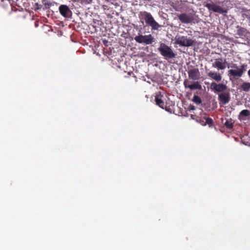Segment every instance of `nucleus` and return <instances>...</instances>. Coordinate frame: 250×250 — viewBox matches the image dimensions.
Wrapping results in <instances>:
<instances>
[{
    "instance_id": "12",
    "label": "nucleus",
    "mask_w": 250,
    "mask_h": 250,
    "mask_svg": "<svg viewBox=\"0 0 250 250\" xmlns=\"http://www.w3.org/2000/svg\"><path fill=\"white\" fill-rule=\"evenodd\" d=\"M226 61L222 58H219L215 60L213 66L217 67L219 69L223 70L226 67Z\"/></svg>"
},
{
    "instance_id": "20",
    "label": "nucleus",
    "mask_w": 250,
    "mask_h": 250,
    "mask_svg": "<svg viewBox=\"0 0 250 250\" xmlns=\"http://www.w3.org/2000/svg\"><path fill=\"white\" fill-rule=\"evenodd\" d=\"M225 125L228 129H231L233 126V123L232 122V120L230 119L229 121L227 120L225 123Z\"/></svg>"
},
{
    "instance_id": "28",
    "label": "nucleus",
    "mask_w": 250,
    "mask_h": 250,
    "mask_svg": "<svg viewBox=\"0 0 250 250\" xmlns=\"http://www.w3.org/2000/svg\"><path fill=\"white\" fill-rule=\"evenodd\" d=\"M190 110H194L195 107L193 105H190Z\"/></svg>"
},
{
    "instance_id": "27",
    "label": "nucleus",
    "mask_w": 250,
    "mask_h": 250,
    "mask_svg": "<svg viewBox=\"0 0 250 250\" xmlns=\"http://www.w3.org/2000/svg\"><path fill=\"white\" fill-rule=\"evenodd\" d=\"M44 5H47L48 7H49L50 6H51V3L49 2H45L44 3Z\"/></svg>"
},
{
    "instance_id": "21",
    "label": "nucleus",
    "mask_w": 250,
    "mask_h": 250,
    "mask_svg": "<svg viewBox=\"0 0 250 250\" xmlns=\"http://www.w3.org/2000/svg\"><path fill=\"white\" fill-rule=\"evenodd\" d=\"M193 102L197 104H199L202 103L201 98L197 95H194L193 97Z\"/></svg>"
},
{
    "instance_id": "11",
    "label": "nucleus",
    "mask_w": 250,
    "mask_h": 250,
    "mask_svg": "<svg viewBox=\"0 0 250 250\" xmlns=\"http://www.w3.org/2000/svg\"><path fill=\"white\" fill-rule=\"evenodd\" d=\"M188 78L192 80H197L200 77V72L198 68H192L188 72Z\"/></svg>"
},
{
    "instance_id": "23",
    "label": "nucleus",
    "mask_w": 250,
    "mask_h": 250,
    "mask_svg": "<svg viewBox=\"0 0 250 250\" xmlns=\"http://www.w3.org/2000/svg\"><path fill=\"white\" fill-rule=\"evenodd\" d=\"M231 67L234 68L233 69H237V68H239L237 66V64L235 63H233L232 64V65L231 66Z\"/></svg>"
},
{
    "instance_id": "30",
    "label": "nucleus",
    "mask_w": 250,
    "mask_h": 250,
    "mask_svg": "<svg viewBox=\"0 0 250 250\" xmlns=\"http://www.w3.org/2000/svg\"><path fill=\"white\" fill-rule=\"evenodd\" d=\"M108 1H111L112 0H106Z\"/></svg>"
},
{
    "instance_id": "1",
    "label": "nucleus",
    "mask_w": 250,
    "mask_h": 250,
    "mask_svg": "<svg viewBox=\"0 0 250 250\" xmlns=\"http://www.w3.org/2000/svg\"><path fill=\"white\" fill-rule=\"evenodd\" d=\"M139 16L140 19L144 20L146 23L150 26L152 30H157L161 27V25L154 20L152 15L149 12L141 11L139 13Z\"/></svg>"
},
{
    "instance_id": "9",
    "label": "nucleus",
    "mask_w": 250,
    "mask_h": 250,
    "mask_svg": "<svg viewBox=\"0 0 250 250\" xmlns=\"http://www.w3.org/2000/svg\"><path fill=\"white\" fill-rule=\"evenodd\" d=\"M230 94L229 92H224L218 95V100L220 104L224 105L228 104L230 101Z\"/></svg>"
},
{
    "instance_id": "16",
    "label": "nucleus",
    "mask_w": 250,
    "mask_h": 250,
    "mask_svg": "<svg viewBox=\"0 0 250 250\" xmlns=\"http://www.w3.org/2000/svg\"><path fill=\"white\" fill-rule=\"evenodd\" d=\"M237 28H238L237 30V35L240 37L245 36L246 35L247 33V30L246 29L239 27V26H238Z\"/></svg>"
},
{
    "instance_id": "26",
    "label": "nucleus",
    "mask_w": 250,
    "mask_h": 250,
    "mask_svg": "<svg viewBox=\"0 0 250 250\" xmlns=\"http://www.w3.org/2000/svg\"><path fill=\"white\" fill-rule=\"evenodd\" d=\"M202 125L203 123H204L205 122V120H204V117L202 119H200L199 121Z\"/></svg>"
},
{
    "instance_id": "5",
    "label": "nucleus",
    "mask_w": 250,
    "mask_h": 250,
    "mask_svg": "<svg viewBox=\"0 0 250 250\" xmlns=\"http://www.w3.org/2000/svg\"><path fill=\"white\" fill-rule=\"evenodd\" d=\"M135 41L139 43L151 44L155 41V38L151 34L143 35H139L134 38Z\"/></svg>"
},
{
    "instance_id": "15",
    "label": "nucleus",
    "mask_w": 250,
    "mask_h": 250,
    "mask_svg": "<svg viewBox=\"0 0 250 250\" xmlns=\"http://www.w3.org/2000/svg\"><path fill=\"white\" fill-rule=\"evenodd\" d=\"M208 76L217 82H219L222 80L221 74L217 72L210 71L208 73Z\"/></svg>"
},
{
    "instance_id": "22",
    "label": "nucleus",
    "mask_w": 250,
    "mask_h": 250,
    "mask_svg": "<svg viewBox=\"0 0 250 250\" xmlns=\"http://www.w3.org/2000/svg\"><path fill=\"white\" fill-rule=\"evenodd\" d=\"M240 115L244 117H248L250 115V112L247 109H244L240 112Z\"/></svg>"
},
{
    "instance_id": "4",
    "label": "nucleus",
    "mask_w": 250,
    "mask_h": 250,
    "mask_svg": "<svg viewBox=\"0 0 250 250\" xmlns=\"http://www.w3.org/2000/svg\"><path fill=\"white\" fill-rule=\"evenodd\" d=\"M247 66L246 64H243L240 66L237 69H231L229 70L228 71V76L230 80H231V78L236 79L241 77L246 70Z\"/></svg>"
},
{
    "instance_id": "7",
    "label": "nucleus",
    "mask_w": 250,
    "mask_h": 250,
    "mask_svg": "<svg viewBox=\"0 0 250 250\" xmlns=\"http://www.w3.org/2000/svg\"><path fill=\"white\" fill-rule=\"evenodd\" d=\"M178 18L182 23L186 24L191 23L194 20V16L191 13H183L178 15Z\"/></svg>"
},
{
    "instance_id": "29",
    "label": "nucleus",
    "mask_w": 250,
    "mask_h": 250,
    "mask_svg": "<svg viewBox=\"0 0 250 250\" xmlns=\"http://www.w3.org/2000/svg\"><path fill=\"white\" fill-rule=\"evenodd\" d=\"M248 74L249 77L250 78V69L249 70V71L248 72Z\"/></svg>"
},
{
    "instance_id": "24",
    "label": "nucleus",
    "mask_w": 250,
    "mask_h": 250,
    "mask_svg": "<svg viewBox=\"0 0 250 250\" xmlns=\"http://www.w3.org/2000/svg\"><path fill=\"white\" fill-rule=\"evenodd\" d=\"M164 109L167 111L171 112V109L169 107H167V106L164 105Z\"/></svg>"
},
{
    "instance_id": "19",
    "label": "nucleus",
    "mask_w": 250,
    "mask_h": 250,
    "mask_svg": "<svg viewBox=\"0 0 250 250\" xmlns=\"http://www.w3.org/2000/svg\"><path fill=\"white\" fill-rule=\"evenodd\" d=\"M74 2H80L82 4H88L91 3L92 0H71Z\"/></svg>"
},
{
    "instance_id": "25",
    "label": "nucleus",
    "mask_w": 250,
    "mask_h": 250,
    "mask_svg": "<svg viewBox=\"0 0 250 250\" xmlns=\"http://www.w3.org/2000/svg\"><path fill=\"white\" fill-rule=\"evenodd\" d=\"M36 5H37L38 9H41L42 7V5L38 4V3H36Z\"/></svg>"
},
{
    "instance_id": "17",
    "label": "nucleus",
    "mask_w": 250,
    "mask_h": 250,
    "mask_svg": "<svg viewBox=\"0 0 250 250\" xmlns=\"http://www.w3.org/2000/svg\"><path fill=\"white\" fill-rule=\"evenodd\" d=\"M241 90L245 91L248 92L250 91V83L249 82H244L241 85Z\"/></svg>"
},
{
    "instance_id": "10",
    "label": "nucleus",
    "mask_w": 250,
    "mask_h": 250,
    "mask_svg": "<svg viewBox=\"0 0 250 250\" xmlns=\"http://www.w3.org/2000/svg\"><path fill=\"white\" fill-rule=\"evenodd\" d=\"M59 9L60 14L63 17L69 18L71 16L72 12L66 5H61Z\"/></svg>"
},
{
    "instance_id": "14",
    "label": "nucleus",
    "mask_w": 250,
    "mask_h": 250,
    "mask_svg": "<svg viewBox=\"0 0 250 250\" xmlns=\"http://www.w3.org/2000/svg\"><path fill=\"white\" fill-rule=\"evenodd\" d=\"M188 81L187 80L184 82V85L185 88H188L191 90L195 89H201L202 88L201 85L199 84L198 82H195L192 84H188Z\"/></svg>"
},
{
    "instance_id": "18",
    "label": "nucleus",
    "mask_w": 250,
    "mask_h": 250,
    "mask_svg": "<svg viewBox=\"0 0 250 250\" xmlns=\"http://www.w3.org/2000/svg\"><path fill=\"white\" fill-rule=\"evenodd\" d=\"M204 119L205 120L204 123L202 124V125H205L208 124L209 126H211L213 124V120L209 117H207L206 116L204 117Z\"/></svg>"
},
{
    "instance_id": "8",
    "label": "nucleus",
    "mask_w": 250,
    "mask_h": 250,
    "mask_svg": "<svg viewBox=\"0 0 250 250\" xmlns=\"http://www.w3.org/2000/svg\"><path fill=\"white\" fill-rule=\"evenodd\" d=\"M210 88L217 92H224L227 89L226 85L223 83H217L213 82L211 83Z\"/></svg>"
},
{
    "instance_id": "3",
    "label": "nucleus",
    "mask_w": 250,
    "mask_h": 250,
    "mask_svg": "<svg viewBox=\"0 0 250 250\" xmlns=\"http://www.w3.org/2000/svg\"><path fill=\"white\" fill-rule=\"evenodd\" d=\"M174 43L181 46L189 47L194 44V41L187 36L177 35L174 38Z\"/></svg>"
},
{
    "instance_id": "6",
    "label": "nucleus",
    "mask_w": 250,
    "mask_h": 250,
    "mask_svg": "<svg viewBox=\"0 0 250 250\" xmlns=\"http://www.w3.org/2000/svg\"><path fill=\"white\" fill-rule=\"evenodd\" d=\"M204 5L205 7H207L209 11H212L220 14H223L227 12L226 10L219 5L215 4L212 1H210V2H205Z\"/></svg>"
},
{
    "instance_id": "13",
    "label": "nucleus",
    "mask_w": 250,
    "mask_h": 250,
    "mask_svg": "<svg viewBox=\"0 0 250 250\" xmlns=\"http://www.w3.org/2000/svg\"><path fill=\"white\" fill-rule=\"evenodd\" d=\"M163 97V95L162 94V93L159 91L156 93L155 101L157 105L161 108L164 109L165 103L162 100Z\"/></svg>"
},
{
    "instance_id": "2",
    "label": "nucleus",
    "mask_w": 250,
    "mask_h": 250,
    "mask_svg": "<svg viewBox=\"0 0 250 250\" xmlns=\"http://www.w3.org/2000/svg\"><path fill=\"white\" fill-rule=\"evenodd\" d=\"M158 50L166 60L172 59L176 57V54L173 51L171 47L165 43L161 42L160 43Z\"/></svg>"
}]
</instances>
